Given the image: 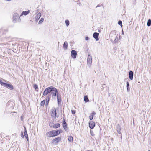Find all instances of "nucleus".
Instances as JSON below:
<instances>
[{
  "label": "nucleus",
  "instance_id": "obj_4",
  "mask_svg": "<svg viewBox=\"0 0 151 151\" xmlns=\"http://www.w3.org/2000/svg\"><path fill=\"white\" fill-rule=\"evenodd\" d=\"M61 140V137H58L55 138L52 141V143L54 144L57 145Z\"/></svg>",
  "mask_w": 151,
  "mask_h": 151
},
{
  "label": "nucleus",
  "instance_id": "obj_27",
  "mask_svg": "<svg viewBox=\"0 0 151 151\" xmlns=\"http://www.w3.org/2000/svg\"><path fill=\"white\" fill-rule=\"evenodd\" d=\"M45 101V100H43V101L41 102L40 103V105L41 106H43L44 105Z\"/></svg>",
  "mask_w": 151,
  "mask_h": 151
},
{
  "label": "nucleus",
  "instance_id": "obj_38",
  "mask_svg": "<svg viewBox=\"0 0 151 151\" xmlns=\"http://www.w3.org/2000/svg\"><path fill=\"white\" fill-rule=\"evenodd\" d=\"M91 135H92L93 136V134H93V133H91Z\"/></svg>",
  "mask_w": 151,
  "mask_h": 151
},
{
  "label": "nucleus",
  "instance_id": "obj_31",
  "mask_svg": "<svg viewBox=\"0 0 151 151\" xmlns=\"http://www.w3.org/2000/svg\"><path fill=\"white\" fill-rule=\"evenodd\" d=\"M118 24L119 25L121 26L122 25V22L121 21H119L118 22Z\"/></svg>",
  "mask_w": 151,
  "mask_h": 151
},
{
  "label": "nucleus",
  "instance_id": "obj_1",
  "mask_svg": "<svg viewBox=\"0 0 151 151\" xmlns=\"http://www.w3.org/2000/svg\"><path fill=\"white\" fill-rule=\"evenodd\" d=\"M52 91H57V89L53 86H51L46 88L44 91L43 95L45 96Z\"/></svg>",
  "mask_w": 151,
  "mask_h": 151
},
{
  "label": "nucleus",
  "instance_id": "obj_24",
  "mask_svg": "<svg viewBox=\"0 0 151 151\" xmlns=\"http://www.w3.org/2000/svg\"><path fill=\"white\" fill-rule=\"evenodd\" d=\"M84 98V101L85 102H87L89 101V99L87 96H85Z\"/></svg>",
  "mask_w": 151,
  "mask_h": 151
},
{
  "label": "nucleus",
  "instance_id": "obj_15",
  "mask_svg": "<svg viewBox=\"0 0 151 151\" xmlns=\"http://www.w3.org/2000/svg\"><path fill=\"white\" fill-rule=\"evenodd\" d=\"M25 132H24V135L25 137L27 139V140L28 141V137L27 134V132L26 130L25 127H24Z\"/></svg>",
  "mask_w": 151,
  "mask_h": 151
},
{
  "label": "nucleus",
  "instance_id": "obj_16",
  "mask_svg": "<svg viewBox=\"0 0 151 151\" xmlns=\"http://www.w3.org/2000/svg\"><path fill=\"white\" fill-rule=\"evenodd\" d=\"M116 130H117L118 133L119 134H121V127H120V126L119 125H118L117 126Z\"/></svg>",
  "mask_w": 151,
  "mask_h": 151
},
{
  "label": "nucleus",
  "instance_id": "obj_10",
  "mask_svg": "<svg viewBox=\"0 0 151 151\" xmlns=\"http://www.w3.org/2000/svg\"><path fill=\"white\" fill-rule=\"evenodd\" d=\"M129 79L131 80L133 79V72L132 71H130L129 73Z\"/></svg>",
  "mask_w": 151,
  "mask_h": 151
},
{
  "label": "nucleus",
  "instance_id": "obj_41",
  "mask_svg": "<svg viewBox=\"0 0 151 151\" xmlns=\"http://www.w3.org/2000/svg\"><path fill=\"white\" fill-rule=\"evenodd\" d=\"M98 6H99V5H98V6H97L96 7H98Z\"/></svg>",
  "mask_w": 151,
  "mask_h": 151
},
{
  "label": "nucleus",
  "instance_id": "obj_42",
  "mask_svg": "<svg viewBox=\"0 0 151 151\" xmlns=\"http://www.w3.org/2000/svg\"><path fill=\"white\" fill-rule=\"evenodd\" d=\"M148 151H150V150H149Z\"/></svg>",
  "mask_w": 151,
  "mask_h": 151
},
{
  "label": "nucleus",
  "instance_id": "obj_32",
  "mask_svg": "<svg viewBox=\"0 0 151 151\" xmlns=\"http://www.w3.org/2000/svg\"><path fill=\"white\" fill-rule=\"evenodd\" d=\"M49 99H48V100L47 101H46V103H45V106H47L48 104V103H49Z\"/></svg>",
  "mask_w": 151,
  "mask_h": 151
},
{
  "label": "nucleus",
  "instance_id": "obj_21",
  "mask_svg": "<svg viewBox=\"0 0 151 151\" xmlns=\"http://www.w3.org/2000/svg\"><path fill=\"white\" fill-rule=\"evenodd\" d=\"M0 84L6 87L8 84L2 82L1 80H0Z\"/></svg>",
  "mask_w": 151,
  "mask_h": 151
},
{
  "label": "nucleus",
  "instance_id": "obj_25",
  "mask_svg": "<svg viewBox=\"0 0 151 151\" xmlns=\"http://www.w3.org/2000/svg\"><path fill=\"white\" fill-rule=\"evenodd\" d=\"M147 25L148 26H150L151 25V20L150 19H149L148 20Z\"/></svg>",
  "mask_w": 151,
  "mask_h": 151
},
{
  "label": "nucleus",
  "instance_id": "obj_2",
  "mask_svg": "<svg viewBox=\"0 0 151 151\" xmlns=\"http://www.w3.org/2000/svg\"><path fill=\"white\" fill-rule=\"evenodd\" d=\"M59 134V132L58 133V131H56V130H53L47 132L46 134V135L47 136L50 137L58 135Z\"/></svg>",
  "mask_w": 151,
  "mask_h": 151
},
{
  "label": "nucleus",
  "instance_id": "obj_30",
  "mask_svg": "<svg viewBox=\"0 0 151 151\" xmlns=\"http://www.w3.org/2000/svg\"><path fill=\"white\" fill-rule=\"evenodd\" d=\"M34 88L35 89V90H37L38 89V86L36 84H35L34 85Z\"/></svg>",
  "mask_w": 151,
  "mask_h": 151
},
{
  "label": "nucleus",
  "instance_id": "obj_8",
  "mask_svg": "<svg viewBox=\"0 0 151 151\" xmlns=\"http://www.w3.org/2000/svg\"><path fill=\"white\" fill-rule=\"evenodd\" d=\"M77 53L75 50H73L71 51V56L73 58H75L76 57Z\"/></svg>",
  "mask_w": 151,
  "mask_h": 151
},
{
  "label": "nucleus",
  "instance_id": "obj_28",
  "mask_svg": "<svg viewBox=\"0 0 151 151\" xmlns=\"http://www.w3.org/2000/svg\"><path fill=\"white\" fill-rule=\"evenodd\" d=\"M69 21L68 20H66L65 21V23H66L67 26L68 27L69 25Z\"/></svg>",
  "mask_w": 151,
  "mask_h": 151
},
{
  "label": "nucleus",
  "instance_id": "obj_7",
  "mask_svg": "<svg viewBox=\"0 0 151 151\" xmlns=\"http://www.w3.org/2000/svg\"><path fill=\"white\" fill-rule=\"evenodd\" d=\"M92 62V56L90 55H88L87 58V63L88 65H91Z\"/></svg>",
  "mask_w": 151,
  "mask_h": 151
},
{
  "label": "nucleus",
  "instance_id": "obj_22",
  "mask_svg": "<svg viewBox=\"0 0 151 151\" xmlns=\"http://www.w3.org/2000/svg\"><path fill=\"white\" fill-rule=\"evenodd\" d=\"M68 46V43L66 41L65 42L63 45V47L65 49H67Z\"/></svg>",
  "mask_w": 151,
  "mask_h": 151
},
{
  "label": "nucleus",
  "instance_id": "obj_37",
  "mask_svg": "<svg viewBox=\"0 0 151 151\" xmlns=\"http://www.w3.org/2000/svg\"><path fill=\"white\" fill-rule=\"evenodd\" d=\"M22 135H21V137H24V135H23L22 132Z\"/></svg>",
  "mask_w": 151,
  "mask_h": 151
},
{
  "label": "nucleus",
  "instance_id": "obj_18",
  "mask_svg": "<svg viewBox=\"0 0 151 151\" xmlns=\"http://www.w3.org/2000/svg\"><path fill=\"white\" fill-rule=\"evenodd\" d=\"M41 16V14L39 12L38 13L35 17V19L37 21L39 19L40 17Z\"/></svg>",
  "mask_w": 151,
  "mask_h": 151
},
{
  "label": "nucleus",
  "instance_id": "obj_11",
  "mask_svg": "<svg viewBox=\"0 0 151 151\" xmlns=\"http://www.w3.org/2000/svg\"><path fill=\"white\" fill-rule=\"evenodd\" d=\"M99 33L96 32H95L93 34V37L96 39V41H98L99 40Z\"/></svg>",
  "mask_w": 151,
  "mask_h": 151
},
{
  "label": "nucleus",
  "instance_id": "obj_40",
  "mask_svg": "<svg viewBox=\"0 0 151 151\" xmlns=\"http://www.w3.org/2000/svg\"><path fill=\"white\" fill-rule=\"evenodd\" d=\"M105 84H103L102 85V87H103V85H105Z\"/></svg>",
  "mask_w": 151,
  "mask_h": 151
},
{
  "label": "nucleus",
  "instance_id": "obj_5",
  "mask_svg": "<svg viewBox=\"0 0 151 151\" xmlns=\"http://www.w3.org/2000/svg\"><path fill=\"white\" fill-rule=\"evenodd\" d=\"M51 115L53 117L56 116V111L55 108L53 107L51 110Z\"/></svg>",
  "mask_w": 151,
  "mask_h": 151
},
{
  "label": "nucleus",
  "instance_id": "obj_35",
  "mask_svg": "<svg viewBox=\"0 0 151 151\" xmlns=\"http://www.w3.org/2000/svg\"><path fill=\"white\" fill-rule=\"evenodd\" d=\"M56 131H58V133L59 132V134L62 132V130H56Z\"/></svg>",
  "mask_w": 151,
  "mask_h": 151
},
{
  "label": "nucleus",
  "instance_id": "obj_6",
  "mask_svg": "<svg viewBox=\"0 0 151 151\" xmlns=\"http://www.w3.org/2000/svg\"><path fill=\"white\" fill-rule=\"evenodd\" d=\"M49 125L50 127H53L54 128H57L60 126V124L59 123L53 124L52 123H50Z\"/></svg>",
  "mask_w": 151,
  "mask_h": 151
},
{
  "label": "nucleus",
  "instance_id": "obj_20",
  "mask_svg": "<svg viewBox=\"0 0 151 151\" xmlns=\"http://www.w3.org/2000/svg\"><path fill=\"white\" fill-rule=\"evenodd\" d=\"M68 139L69 141L70 142H73V138L71 136H68Z\"/></svg>",
  "mask_w": 151,
  "mask_h": 151
},
{
  "label": "nucleus",
  "instance_id": "obj_12",
  "mask_svg": "<svg viewBox=\"0 0 151 151\" xmlns=\"http://www.w3.org/2000/svg\"><path fill=\"white\" fill-rule=\"evenodd\" d=\"M30 12V10H28L27 11H23L22 12V13H21L20 16H21L22 15H24L25 16L27 15Z\"/></svg>",
  "mask_w": 151,
  "mask_h": 151
},
{
  "label": "nucleus",
  "instance_id": "obj_14",
  "mask_svg": "<svg viewBox=\"0 0 151 151\" xmlns=\"http://www.w3.org/2000/svg\"><path fill=\"white\" fill-rule=\"evenodd\" d=\"M96 113L94 111H93L92 113L90 114V115L89 116V118L91 120L93 119V116Z\"/></svg>",
  "mask_w": 151,
  "mask_h": 151
},
{
  "label": "nucleus",
  "instance_id": "obj_36",
  "mask_svg": "<svg viewBox=\"0 0 151 151\" xmlns=\"http://www.w3.org/2000/svg\"><path fill=\"white\" fill-rule=\"evenodd\" d=\"M89 38L88 37H86L85 38V40H88Z\"/></svg>",
  "mask_w": 151,
  "mask_h": 151
},
{
  "label": "nucleus",
  "instance_id": "obj_19",
  "mask_svg": "<svg viewBox=\"0 0 151 151\" xmlns=\"http://www.w3.org/2000/svg\"><path fill=\"white\" fill-rule=\"evenodd\" d=\"M54 91V92H52V97H55L56 96L57 94H58V92L57 91H57Z\"/></svg>",
  "mask_w": 151,
  "mask_h": 151
},
{
  "label": "nucleus",
  "instance_id": "obj_3",
  "mask_svg": "<svg viewBox=\"0 0 151 151\" xmlns=\"http://www.w3.org/2000/svg\"><path fill=\"white\" fill-rule=\"evenodd\" d=\"M20 19L19 15L17 13H15L14 14L13 21L14 23L19 22Z\"/></svg>",
  "mask_w": 151,
  "mask_h": 151
},
{
  "label": "nucleus",
  "instance_id": "obj_9",
  "mask_svg": "<svg viewBox=\"0 0 151 151\" xmlns=\"http://www.w3.org/2000/svg\"><path fill=\"white\" fill-rule=\"evenodd\" d=\"M95 123L92 121L89 122V126L90 128L93 129L95 126Z\"/></svg>",
  "mask_w": 151,
  "mask_h": 151
},
{
  "label": "nucleus",
  "instance_id": "obj_23",
  "mask_svg": "<svg viewBox=\"0 0 151 151\" xmlns=\"http://www.w3.org/2000/svg\"><path fill=\"white\" fill-rule=\"evenodd\" d=\"M6 88H8L9 89H13V86L12 85L7 84Z\"/></svg>",
  "mask_w": 151,
  "mask_h": 151
},
{
  "label": "nucleus",
  "instance_id": "obj_33",
  "mask_svg": "<svg viewBox=\"0 0 151 151\" xmlns=\"http://www.w3.org/2000/svg\"><path fill=\"white\" fill-rule=\"evenodd\" d=\"M71 112H72V113L73 114H74L76 113V111L74 110H72Z\"/></svg>",
  "mask_w": 151,
  "mask_h": 151
},
{
  "label": "nucleus",
  "instance_id": "obj_34",
  "mask_svg": "<svg viewBox=\"0 0 151 151\" xmlns=\"http://www.w3.org/2000/svg\"><path fill=\"white\" fill-rule=\"evenodd\" d=\"M67 124H66V122L64 121L63 122V126L64 125H66Z\"/></svg>",
  "mask_w": 151,
  "mask_h": 151
},
{
  "label": "nucleus",
  "instance_id": "obj_39",
  "mask_svg": "<svg viewBox=\"0 0 151 151\" xmlns=\"http://www.w3.org/2000/svg\"><path fill=\"white\" fill-rule=\"evenodd\" d=\"M91 135H92L93 136V134H93V133H91Z\"/></svg>",
  "mask_w": 151,
  "mask_h": 151
},
{
  "label": "nucleus",
  "instance_id": "obj_17",
  "mask_svg": "<svg viewBox=\"0 0 151 151\" xmlns=\"http://www.w3.org/2000/svg\"><path fill=\"white\" fill-rule=\"evenodd\" d=\"M126 87H127V90L128 92H129L130 91V87H129V84L128 81H127L126 82Z\"/></svg>",
  "mask_w": 151,
  "mask_h": 151
},
{
  "label": "nucleus",
  "instance_id": "obj_13",
  "mask_svg": "<svg viewBox=\"0 0 151 151\" xmlns=\"http://www.w3.org/2000/svg\"><path fill=\"white\" fill-rule=\"evenodd\" d=\"M57 101L58 105H60L61 104V97L60 95H59L57 94Z\"/></svg>",
  "mask_w": 151,
  "mask_h": 151
},
{
  "label": "nucleus",
  "instance_id": "obj_26",
  "mask_svg": "<svg viewBox=\"0 0 151 151\" xmlns=\"http://www.w3.org/2000/svg\"><path fill=\"white\" fill-rule=\"evenodd\" d=\"M63 126V127L65 130V131L68 132V128L67 127V125H64Z\"/></svg>",
  "mask_w": 151,
  "mask_h": 151
},
{
  "label": "nucleus",
  "instance_id": "obj_29",
  "mask_svg": "<svg viewBox=\"0 0 151 151\" xmlns=\"http://www.w3.org/2000/svg\"><path fill=\"white\" fill-rule=\"evenodd\" d=\"M43 21H44L43 18H41L40 19L39 21V24H41L42 22H43Z\"/></svg>",
  "mask_w": 151,
  "mask_h": 151
}]
</instances>
